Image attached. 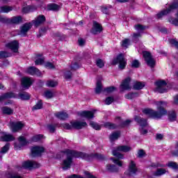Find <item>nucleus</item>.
<instances>
[{
	"instance_id": "55",
	"label": "nucleus",
	"mask_w": 178,
	"mask_h": 178,
	"mask_svg": "<svg viewBox=\"0 0 178 178\" xmlns=\"http://www.w3.org/2000/svg\"><path fill=\"white\" fill-rule=\"evenodd\" d=\"M113 101H114L113 97H108L106 99L105 104L106 105H111V104H112Z\"/></svg>"
},
{
	"instance_id": "9",
	"label": "nucleus",
	"mask_w": 178,
	"mask_h": 178,
	"mask_svg": "<svg viewBox=\"0 0 178 178\" xmlns=\"http://www.w3.org/2000/svg\"><path fill=\"white\" fill-rule=\"evenodd\" d=\"M22 20H23V19L20 16L13 17L11 19L6 18V17L0 16V22L1 23H9L11 24H19V23H22Z\"/></svg>"
},
{
	"instance_id": "18",
	"label": "nucleus",
	"mask_w": 178,
	"mask_h": 178,
	"mask_svg": "<svg viewBox=\"0 0 178 178\" xmlns=\"http://www.w3.org/2000/svg\"><path fill=\"white\" fill-rule=\"evenodd\" d=\"M33 156H41V154L45 151L43 147L35 146L31 149Z\"/></svg>"
},
{
	"instance_id": "59",
	"label": "nucleus",
	"mask_w": 178,
	"mask_h": 178,
	"mask_svg": "<svg viewBox=\"0 0 178 178\" xmlns=\"http://www.w3.org/2000/svg\"><path fill=\"white\" fill-rule=\"evenodd\" d=\"M131 66L132 67H138V66H140V62L137 60H134L132 61Z\"/></svg>"
},
{
	"instance_id": "6",
	"label": "nucleus",
	"mask_w": 178,
	"mask_h": 178,
	"mask_svg": "<svg viewBox=\"0 0 178 178\" xmlns=\"http://www.w3.org/2000/svg\"><path fill=\"white\" fill-rule=\"evenodd\" d=\"M178 8V0H175L173 3L170 5L169 8L166 10H163L161 12L159 13L156 15L157 19H162L163 16H166V15H169L170 12L175 10V9H177Z\"/></svg>"
},
{
	"instance_id": "11",
	"label": "nucleus",
	"mask_w": 178,
	"mask_h": 178,
	"mask_svg": "<svg viewBox=\"0 0 178 178\" xmlns=\"http://www.w3.org/2000/svg\"><path fill=\"white\" fill-rule=\"evenodd\" d=\"M119 63L120 69H124L126 65H127V61L124 58L123 54H119L117 58L113 60V65H118Z\"/></svg>"
},
{
	"instance_id": "31",
	"label": "nucleus",
	"mask_w": 178,
	"mask_h": 178,
	"mask_svg": "<svg viewBox=\"0 0 178 178\" xmlns=\"http://www.w3.org/2000/svg\"><path fill=\"white\" fill-rule=\"evenodd\" d=\"M1 111L5 115H12L13 114V109L8 107V106H4L1 108Z\"/></svg>"
},
{
	"instance_id": "37",
	"label": "nucleus",
	"mask_w": 178,
	"mask_h": 178,
	"mask_svg": "<svg viewBox=\"0 0 178 178\" xmlns=\"http://www.w3.org/2000/svg\"><path fill=\"white\" fill-rule=\"evenodd\" d=\"M42 138H44V135L38 134L31 138V141L32 143H38V141L42 140Z\"/></svg>"
},
{
	"instance_id": "15",
	"label": "nucleus",
	"mask_w": 178,
	"mask_h": 178,
	"mask_svg": "<svg viewBox=\"0 0 178 178\" xmlns=\"http://www.w3.org/2000/svg\"><path fill=\"white\" fill-rule=\"evenodd\" d=\"M6 47L10 49L13 52H19V42L17 40L11 41L6 44Z\"/></svg>"
},
{
	"instance_id": "56",
	"label": "nucleus",
	"mask_w": 178,
	"mask_h": 178,
	"mask_svg": "<svg viewBox=\"0 0 178 178\" xmlns=\"http://www.w3.org/2000/svg\"><path fill=\"white\" fill-rule=\"evenodd\" d=\"M64 77L65 79H66V80H69V79H72V72H70V71L65 72Z\"/></svg>"
},
{
	"instance_id": "14",
	"label": "nucleus",
	"mask_w": 178,
	"mask_h": 178,
	"mask_svg": "<svg viewBox=\"0 0 178 178\" xmlns=\"http://www.w3.org/2000/svg\"><path fill=\"white\" fill-rule=\"evenodd\" d=\"M143 57L145 58V60L149 67H155V60L152 58L151 56V53L148 51H143Z\"/></svg>"
},
{
	"instance_id": "22",
	"label": "nucleus",
	"mask_w": 178,
	"mask_h": 178,
	"mask_svg": "<svg viewBox=\"0 0 178 178\" xmlns=\"http://www.w3.org/2000/svg\"><path fill=\"white\" fill-rule=\"evenodd\" d=\"M78 115L82 118H86V119H92V118H94V115H95V110L92 111H81Z\"/></svg>"
},
{
	"instance_id": "35",
	"label": "nucleus",
	"mask_w": 178,
	"mask_h": 178,
	"mask_svg": "<svg viewBox=\"0 0 178 178\" xmlns=\"http://www.w3.org/2000/svg\"><path fill=\"white\" fill-rule=\"evenodd\" d=\"M47 9L48 10H59V9H60V6L55 3L49 4L47 6Z\"/></svg>"
},
{
	"instance_id": "60",
	"label": "nucleus",
	"mask_w": 178,
	"mask_h": 178,
	"mask_svg": "<svg viewBox=\"0 0 178 178\" xmlns=\"http://www.w3.org/2000/svg\"><path fill=\"white\" fill-rule=\"evenodd\" d=\"M170 44H171L172 45H174V47H177V49H178V42L176 41V40H175V39H171V40H170Z\"/></svg>"
},
{
	"instance_id": "32",
	"label": "nucleus",
	"mask_w": 178,
	"mask_h": 178,
	"mask_svg": "<svg viewBox=\"0 0 178 178\" xmlns=\"http://www.w3.org/2000/svg\"><path fill=\"white\" fill-rule=\"evenodd\" d=\"M145 87V83L143 82H136L134 85V90H143Z\"/></svg>"
},
{
	"instance_id": "26",
	"label": "nucleus",
	"mask_w": 178,
	"mask_h": 178,
	"mask_svg": "<svg viewBox=\"0 0 178 178\" xmlns=\"http://www.w3.org/2000/svg\"><path fill=\"white\" fill-rule=\"evenodd\" d=\"M55 116L56 118H57V119H60V120H65V119H67L69 118L67 113L65 112L56 113Z\"/></svg>"
},
{
	"instance_id": "51",
	"label": "nucleus",
	"mask_w": 178,
	"mask_h": 178,
	"mask_svg": "<svg viewBox=\"0 0 178 178\" xmlns=\"http://www.w3.org/2000/svg\"><path fill=\"white\" fill-rule=\"evenodd\" d=\"M11 54L6 51H0V58H9Z\"/></svg>"
},
{
	"instance_id": "34",
	"label": "nucleus",
	"mask_w": 178,
	"mask_h": 178,
	"mask_svg": "<svg viewBox=\"0 0 178 178\" xmlns=\"http://www.w3.org/2000/svg\"><path fill=\"white\" fill-rule=\"evenodd\" d=\"M47 87L54 88L58 86V81L55 80H49L46 82Z\"/></svg>"
},
{
	"instance_id": "21",
	"label": "nucleus",
	"mask_w": 178,
	"mask_h": 178,
	"mask_svg": "<svg viewBox=\"0 0 178 178\" xmlns=\"http://www.w3.org/2000/svg\"><path fill=\"white\" fill-rule=\"evenodd\" d=\"M0 138L1 141H13L15 140V136L13 135L6 133V132H1L0 133Z\"/></svg>"
},
{
	"instance_id": "47",
	"label": "nucleus",
	"mask_w": 178,
	"mask_h": 178,
	"mask_svg": "<svg viewBox=\"0 0 178 178\" xmlns=\"http://www.w3.org/2000/svg\"><path fill=\"white\" fill-rule=\"evenodd\" d=\"M145 28H146V26H144L141 24H138V25L135 26L136 31H139V32L144 31V30H145Z\"/></svg>"
},
{
	"instance_id": "8",
	"label": "nucleus",
	"mask_w": 178,
	"mask_h": 178,
	"mask_svg": "<svg viewBox=\"0 0 178 178\" xmlns=\"http://www.w3.org/2000/svg\"><path fill=\"white\" fill-rule=\"evenodd\" d=\"M135 120L137 122V123H139L140 128V131L142 134H147L148 133V131L147 129H144V127H147V129H149V127L148 126V122H147V120L143 119L140 118V116H136Z\"/></svg>"
},
{
	"instance_id": "33",
	"label": "nucleus",
	"mask_w": 178,
	"mask_h": 178,
	"mask_svg": "<svg viewBox=\"0 0 178 178\" xmlns=\"http://www.w3.org/2000/svg\"><path fill=\"white\" fill-rule=\"evenodd\" d=\"M168 119L170 122H175L176 119H177L176 113L175 111H170L168 113Z\"/></svg>"
},
{
	"instance_id": "17",
	"label": "nucleus",
	"mask_w": 178,
	"mask_h": 178,
	"mask_svg": "<svg viewBox=\"0 0 178 178\" xmlns=\"http://www.w3.org/2000/svg\"><path fill=\"white\" fill-rule=\"evenodd\" d=\"M26 72L31 76H38V77L42 76L41 71L35 67H29L26 69Z\"/></svg>"
},
{
	"instance_id": "45",
	"label": "nucleus",
	"mask_w": 178,
	"mask_h": 178,
	"mask_svg": "<svg viewBox=\"0 0 178 178\" xmlns=\"http://www.w3.org/2000/svg\"><path fill=\"white\" fill-rule=\"evenodd\" d=\"M42 108V102L41 100L38 101V103L33 107V111H37Z\"/></svg>"
},
{
	"instance_id": "10",
	"label": "nucleus",
	"mask_w": 178,
	"mask_h": 178,
	"mask_svg": "<svg viewBox=\"0 0 178 178\" xmlns=\"http://www.w3.org/2000/svg\"><path fill=\"white\" fill-rule=\"evenodd\" d=\"M156 88L155 91L157 92H160L161 94H163V92H166L168 91V86L166 81L161 80L157 81L155 83Z\"/></svg>"
},
{
	"instance_id": "27",
	"label": "nucleus",
	"mask_w": 178,
	"mask_h": 178,
	"mask_svg": "<svg viewBox=\"0 0 178 178\" xmlns=\"http://www.w3.org/2000/svg\"><path fill=\"white\" fill-rule=\"evenodd\" d=\"M168 172V170L163 169V168H159L156 172L153 173L154 176H156V177H159L160 176H162L163 175H165V173Z\"/></svg>"
},
{
	"instance_id": "28",
	"label": "nucleus",
	"mask_w": 178,
	"mask_h": 178,
	"mask_svg": "<svg viewBox=\"0 0 178 178\" xmlns=\"http://www.w3.org/2000/svg\"><path fill=\"white\" fill-rule=\"evenodd\" d=\"M106 169L108 172H119V168L115 165L108 164L106 165Z\"/></svg>"
},
{
	"instance_id": "58",
	"label": "nucleus",
	"mask_w": 178,
	"mask_h": 178,
	"mask_svg": "<svg viewBox=\"0 0 178 178\" xmlns=\"http://www.w3.org/2000/svg\"><path fill=\"white\" fill-rule=\"evenodd\" d=\"M7 177L8 178H22V177H20L16 174H12V173L8 174Z\"/></svg>"
},
{
	"instance_id": "49",
	"label": "nucleus",
	"mask_w": 178,
	"mask_h": 178,
	"mask_svg": "<svg viewBox=\"0 0 178 178\" xmlns=\"http://www.w3.org/2000/svg\"><path fill=\"white\" fill-rule=\"evenodd\" d=\"M96 65L98 67H104L105 66V63L102 59H97L96 61Z\"/></svg>"
},
{
	"instance_id": "19",
	"label": "nucleus",
	"mask_w": 178,
	"mask_h": 178,
	"mask_svg": "<svg viewBox=\"0 0 178 178\" xmlns=\"http://www.w3.org/2000/svg\"><path fill=\"white\" fill-rule=\"evenodd\" d=\"M137 173V166L136 165V163L131 161L129 163L128 172H125V175H129V176H133V175H136Z\"/></svg>"
},
{
	"instance_id": "39",
	"label": "nucleus",
	"mask_w": 178,
	"mask_h": 178,
	"mask_svg": "<svg viewBox=\"0 0 178 178\" xmlns=\"http://www.w3.org/2000/svg\"><path fill=\"white\" fill-rule=\"evenodd\" d=\"M9 147H10V144L7 143L4 147L1 148L0 152V158H2V154H6L7 151H9Z\"/></svg>"
},
{
	"instance_id": "50",
	"label": "nucleus",
	"mask_w": 178,
	"mask_h": 178,
	"mask_svg": "<svg viewBox=\"0 0 178 178\" xmlns=\"http://www.w3.org/2000/svg\"><path fill=\"white\" fill-rule=\"evenodd\" d=\"M167 166H168V168H172V169H178V165L175 162L168 163Z\"/></svg>"
},
{
	"instance_id": "29",
	"label": "nucleus",
	"mask_w": 178,
	"mask_h": 178,
	"mask_svg": "<svg viewBox=\"0 0 178 178\" xmlns=\"http://www.w3.org/2000/svg\"><path fill=\"white\" fill-rule=\"evenodd\" d=\"M13 10V8L9 6H4L1 7L0 12L1 13H9V12Z\"/></svg>"
},
{
	"instance_id": "44",
	"label": "nucleus",
	"mask_w": 178,
	"mask_h": 178,
	"mask_svg": "<svg viewBox=\"0 0 178 178\" xmlns=\"http://www.w3.org/2000/svg\"><path fill=\"white\" fill-rule=\"evenodd\" d=\"M44 96L47 99H49L54 97V92H52L51 90H47L44 92Z\"/></svg>"
},
{
	"instance_id": "42",
	"label": "nucleus",
	"mask_w": 178,
	"mask_h": 178,
	"mask_svg": "<svg viewBox=\"0 0 178 178\" xmlns=\"http://www.w3.org/2000/svg\"><path fill=\"white\" fill-rule=\"evenodd\" d=\"M44 63V57L42 55H38V59L35 61V65H42Z\"/></svg>"
},
{
	"instance_id": "54",
	"label": "nucleus",
	"mask_w": 178,
	"mask_h": 178,
	"mask_svg": "<svg viewBox=\"0 0 178 178\" xmlns=\"http://www.w3.org/2000/svg\"><path fill=\"white\" fill-rule=\"evenodd\" d=\"M136 97H137L136 93H129V94L125 95V98L127 99H133V98H134Z\"/></svg>"
},
{
	"instance_id": "7",
	"label": "nucleus",
	"mask_w": 178,
	"mask_h": 178,
	"mask_svg": "<svg viewBox=\"0 0 178 178\" xmlns=\"http://www.w3.org/2000/svg\"><path fill=\"white\" fill-rule=\"evenodd\" d=\"M33 24H31V23H26L24 24H23L21 27H20V31H15L14 33V32L11 33V35L15 36V35H22V37H25V35H26L27 33L29 32V30H30V29H31Z\"/></svg>"
},
{
	"instance_id": "16",
	"label": "nucleus",
	"mask_w": 178,
	"mask_h": 178,
	"mask_svg": "<svg viewBox=\"0 0 178 178\" xmlns=\"http://www.w3.org/2000/svg\"><path fill=\"white\" fill-rule=\"evenodd\" d=\"M33 80L31 78L29 77H24L21 80V84L22 88H24V90H27L30 88L31 86V84L33 83Z\"/></svg>"
},
{
	"instance_id": "3",
	"label": "nucleus",
	"mask_w": 178,
	"mask_h": 178,
	"mask_svg": "<svg viewBox=\"0 0 178 178\" xmlns=\"http://www.w3.org/2000/svg\"><path fill=\"white\" fill-rule=\"evenodd\" d=\"M19 99L26 101L30 98V95L26 92L19 93L17 96ZM16 95L13 92H7L0 97V102H2L4 99H10V98H17Z\"/></svg>"
},
{
	"instance_id": "46",
	"label": "nucleus",
	"mask_w": 178,
	"mask_h": 178,
	"mask_svg": "<svg viewBox=\"0 0 178 178\" xmlns=\"http://www.w3.org/2000/svg\"><path fill=\"white\" fill-rule=\"evenodd\" d=\"M104 127H106V129H116V125H115V124H112L111 122H105L104 124Z\"/></svg>"
},
{
	"instance_id": "61",
	"label": "nucleus",
	"mask_w": 178,
	"mask_h": 178,
	"mask_svg": "<svg viewBox=\"0 0 178 178\" xmlns=\"http://www.w3.org/2000/svg\"><path fill=\"white\" fill-rule=\"evenodd\" d=\"M79 63H75L72 65H71V70H77V69H79Z\"/></svg>"
},
{
	"instance_id": "13",
	"label": "nucleus",
	"mask_w": 178,
	"mask_h": 178,
	"mask_svg": "<svg viewBox=\"0 0 178 178\" xmlns=\"http://www.w3.org/2000/svg\"><path fill=\"white\" fill-rule=\"evenodd\" d=\"M35 168H40V163L33 161H26L22 163V167L21 169H28V170H31V169H35Z\"/></svg>"
},
{
	"instance_id": "24",
	"label": "nucleus",
	"mask_w": 178,
	"mask_h": 178,
	"mask_svg": "<svg viewBox=\"0 0 178 178\" xmlns=\"http://www.w3.org/2000/svg\"><path fill=\"white\" fill-rule=\"evenodd\" d=\"M91 31L92 34H98L102 31V26L97 22H93V26Z\"/></svg>"
},
{
	"instance_id": "12",
	"label": "nucleus",
	"mask_w": 178,
	"mask_h": 178,
	"mask_svg": "<svg viewBox=\"0 0 178 178\" xmlns=\"http://www.w3.org/2000/svg\"><path fill=\"white\" fill-rule=\"evenodd\" d=\"M25 124L23 122H10V129L13 133H16L24 127Z\"/></svg>"
},
{
	"instance_id": "63",
	"label": "nucleus",
	"mask_w": 178,
	"mask_h": 178,
	"mask_svg": "<svg viewBox=\"0 0 178 178\" xmlns=\"http://www.w3.org/2000/svg\"><path fill=\"white\" fill-rule=\"evenodd\" d=\"M102 12L103 13H104L105 15H108V13H109V10H108V8H106V7H103L102 8Z\"/></svg>"
},
{
	"instance_id": "52",
	"label": "nucleus",
	"mask_w": 178,
	"mask_h": 178,
	"mask_svg": "<svg viewBox=\"0 0 178 178\" xmlns=\"http://www.w3.org/2000/svg\"><path fill=\"white\" fill-rule=\"evenodd\" d=\"M56 127L54 124L47 125V129L49 130V131H50V133H54Z\"/></svg>"
},
{
	"instance_id": "5",
	"label": "nucleus",
	"mask_w": 178,
	"mask_h": 178,
	"mask_svg": "<svg viewBox=\"0 0 178 178\" xmlns=\"http://www.w3.org/2000/svg\"><path fill=\"white\" fill-rule=\"evenodd\" d=\"M87 126V122H80L79 121H73L71 122V124H63L62 127L65 129L66 130H72V129H83V127H86Z\"/></svg>"
},
{
	"instance_id": "48",
	"label": "nucleus",
	"mask_w": 178,
	"mask_h": 178,
	"mask_svg": "<svg viewBox=\"0 0 178 178\" xmlns=\"http://www.w3.org/2000/svg\"><path fill=\"white\" fill-rule=\"evenodd\" d=\"M111 161H113V163L118 165V166H120V168H122V166H123V162L120 161L119 159H115L113 158H111Z\"/></svg>"
},
{
	"instance_id": "40",
	"label": "nucleus",
	"mask_w": 178,
	"mask_h": 178,
	"mask_svg": "<svg viewBox=\"0 0 178 178\" xmlns=\"http://www.w3.org/2000/svg\"><path fill=\"white\" fill-rule=\"evenodd\" d=\"M113 91H116V88L113 86L106 88L103 90L104 94H111V92H113Z\"/></svg>"
},
{
	"instance_id": "62",
	"label": "nucleus",
	"mask_w": 178,
	"mask_h": 178,
	"mask_svg": "<svg viewBox=\"0 0 178 178\" xmlns=\"http://www.w3.org/2000/svg\"><path fill=\"white\" fill-rule=\"evenodd\" d=\"M84 175H85V176H86V178H96L95 177H94V175H91L88 171H85Z\"/></svg>"
},
{
	"instance_id": "36",
	"label": "nucleus",
	"mask_w": 178,
	"mask_h": 178,
	"mask_svg": "<svg viewBox=\"0 0 178 178\" xmlns=\"http://www.w3.org/2000/svg\"><path fill=\"white\" fill-rule=\"evenodd\" d=\"M118 137H120V132L116 131L111 134L109 138L111 141H115V140H118Z\"/></svg>"
},
{
	"instance_id": "41",
	"label": "nucleus",
	"mask_w": 178,
	"mask_h": 178,
	"mask_svg": "<svg viewBox=\"0 0 178 178\" xmlns=\"http://www.w3.org/2000/svg\"><path fill=\"white\" fill-rule=\"evenodd\" d=\"M129 45H130V40L129 39H124L121 42V47L125 49L129 47Z\"/></svg>"
},
{
	"instance_id": "25",
	"label": "nucleus",
	"mask_w": 178,
	"mask_h": 178,
	"mask_svg": "<svg viewBox=\"0 0 178 178\" xmlns=\"http://www.w3.org/2000/svg\"><path fill=\"white\" fill-rule=\"evenodd\" d=\"M45 22V16L39 15L35 20L33 21V24L35 27H38L40 24H42Z\"/></svg>"
},
{
	"instance_id": "43",
	"label": "nucleus",
	"mask_w": 178,
	"mask_h": 178,
	"mask_svg": "<svg viewBox=\"0 0 178 178\" xmlns=\"http://www.w3.org/2000/svg\"><path fill=\"white\" fill-rule=\"evenodd\" d=\"M90 126H91V127H92V129H95V130H101V127L102 126L98 124L96 122H94L92 121H91L90 122Z\"/></svg>"
},
{
	"instance_id": "23",
	"label": "nucleus",
	"mask_w": 178,
	"mask_h": 178,
	"mask_svg": "<svg viewBox=\"0 0 178 178\" xmlns=\"http://www.w3.org/2000/svg\"><path fill=\"white\" fill-rule=\"evenodd\" d=\"M130 81H131L130 78H127L125 80H124L120 86V91L130 90L131 88L130 87Z\"/></svg>"
},
{
	"instance_id": "53",
	"label": "nucleus",
	"mask_w": 178,
	"mask_h": 178,
	"mask_svg": "<svg viewBox=\"0 0 178 178\" xmlns=\"http://www.w3.org/2000/svg\"><path fill=\"white\" fill-rule=\"evenodd\" d=\"M44 67L46 69H55V65L49 62L45 63Z\"/></svg>"
},
{
	"instance_id": "2",
	"label": "nucleus",
	"mask_w": 178,
	"mask_h": 178,
	"mask_svg": "<svg viewBox=\"0 0 178 178\" xmlns=\"http://www.w3.org/2000/svg\"><path fill=\"white\" fill-rule=\"evenodd\" d=\"M154 104L156 106L157 111L151 108H145L143 111V113L147 115L149 118H153V119H161L162 116L168 115V111L165 109L168 106L166 102H154Z\"/></svg>"
},
{
	"instance_id": "4",
	"label": "nucleus",
	"mask_w": 178,
	"mask_h": 178,
	"mask_svg": "<svg viewBox=\"0 0 178 178\" xmlns=\"http://www.w3.org/2000/svg\"><path fill=\"white\" fill-rule=\"evenodd\" d=\"M131 151V147L127 145H120L113 150V155L118 159H123L124 156L120 152H129Z\"/></svg>"
},
{
	"instance_id": "1",
	"label": "nucleus",
	"mask_w": 178,
	"mask_h": 178,
	"mask_svg": "<svg viewBox=\"0 0 178 178\" xmlns=\"http://www.w3.org/2000/svg\"><path fill=\"white\" fill-rule=\"evenodd\" d=\"M61 154H64L66 155L67 158L63 161L62 166L63 170H67V169H70L72 165H73V159L74 158H81L82 159H85V161H92V159H98V161H104L105 157L102 154H87L83 152H76L73 150L67 149Z\"/></svg>"
},
{
	"instance_id": "20",
	"label": "nucleus",
	"mask_w": 178,
	"mask_h": 178,
	"mask_svg": "<svg viewBox=\"0 0 178 178\" xmlns=\"http://www.w3.org/2000/svg\"><path fill=\"white\" fill-rule=\"evenodd\" d=\"M18 141L19 143V145L15 143L14 148L15 149H22L24 145H27V140H26V138L24 136H19L18 138Z\"/></svg>"
},
{
	"instance_id": "57",
	"label": "nucleus",
	"mask_w": 178,
	"mask_h": 178,
	"mask_svg": "<svg viewBox=\"0 0 178 178\" xmlns=\"http://www.w3.org/2000/svg\"><path fill=\"white\" fill-rule=\"evenodd\" d=\"M145 156V152L143 149H140L138 152V158H144Z\"/></svg>"
},
{
	"instance_id": "38",
	"label": "nucleus",
	"mask_w": 178,
	"mask_h": 178,
	"mask_svg": "<svg viewBox=\"0 0 178 178\" xmlns=\"http://www.w3.org/2000/svg\"><path fill=\"white\" fill-rule=\"evenodd\" d=\"M102 91V83H101V81H97L96 84L95 92L96 94H100Z\"/></svg>"
},
{
	"instance_id": "64",
	"label": "nucleus",
	"mask_w": 178,
	"mask_h": 178,
	"mask_svg": "<svg viewBox=\"0 0 178 178\" xmlns=\"http://www.w3.org/2000/svg\"><path fill=\"white\" fill-rule=\"evenodd\" d=\"M78 42L81 47H83V45H84V40L81 38L78 40Z\"/></svg>"
},
{
	"instance_id": "30",
	"label": "nucleus",
	"mask_w": 178,
	"mask_h": 178,
	"mask_svg": "<svg viewBox=\"0 0 178 178\" xmlns=\"http://www.w3.org/2000/svg\"><path fill=\"white\" fill-rule=\"evenodd\" d=\"M35 9H37V8L33 6H28L26 7H24L22 9V12L24 13H29L30 12H34V10H35Z\"/></svg>"
}]
</instances>
